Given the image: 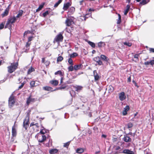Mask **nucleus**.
<instances>
[{
	"label": "nucleus",
	"mask_w": 154,
	"mask_h": 154,
	"mask_svg": "<svg viewBox=\"0 0 154 154\" xmlns=\"http://www.w3.org/2000/svg\"><path fill=\"white\" fill-rule=\"evenodd\" d=\"M125 45H126L129 47H131L132 45V43L129 42H124L123 43Z\"/></svg>",
	"instance_id": "37"
},
{
	"label": "nucleus",
	"mask_w": 154,
	"mask_h": 154,
	"mask_svg": "<svg viewBox=\"0 0 154 154\" xmlns=\"http://www.w3.org/2000/svg\"><path fill=\"white\" fill-rule=\"evenodd\" d=\"M149 0L147 1L146 0H143L140 2V4L141 5H144L147 3L149 2Z\"/></svg>",
	"instance_id": "30"
},
{
	"label": "nucleus",
	"mask_w": 154,
	"mask_h": 154,
	"mask_svg": "<svg viewBox=\"0 0 154 154\" xmlns=\"http://www.w3.org/2000/svg\"><path fill=\"white\" fill-rule=\"evenodd\" d=\"M71 5V4L70 2H67L66 3H65L63 5V9L64 11H66Z\"/></svg>",
	"instance_id": "13"
},
{
	"label": "nucleus",
	"mask_w": 154,
	"mask_h": 154,
	"mask_svg": "<svg viewBox=\"0 0 154 154\" xmlns=\"http://www.w3.org/2000/svg\"><path fill=\"white\" fill-rule=\"evenodd\" d=\"M68 62L71 65H73V61L71 58L69 57L68 60Z\"/></svg>",
	"instance_id": "43"
},
{
	"label": "nucleus",
	"mask_w": 154,
	"mask_h": 154,
	"mask_svg": "<svg viewBox=\"0 0 154 154\" xmlns=\"http://www.w3.org/2000/svg\"><path fill=\"white\" fill-rule=\"evenodd\" d=\"M144 64L146 65H148L150 64V63H149V61H147L145 62Z\"/></svg>",
	"instance_id": "58"
},
{
	"label": "nucleus",
	"mask_w": 154,
	"mask_h": 154,
	"mask_svg": "<svg viewBox=\"0 0 154 154\" xmlns=\"http://www.w3.org/2000/svg\"><path fill=\"white\" fill-rule=\"evenodd\" d=\"M25 83L24 82H23L22 83H21V85L18 88V90H20V89H21L23 86L25 84Z\"/></svg>",
	"instance_id": "47"
},
{
	"label": "nucleus",
	"mask_w": 154,
	"mask_h": 154,
	"mask_svg": "<svg viewBox=\"0 0 154 154\" xmlns=\"http://www.w3.org/2000/svg\"><path fill=\"white\" fill-rule=\"evenodd\" d=\"M18 62L15 63H11V65L8 67V72L9 73H12L17 68Z\"/></svg>",
	"instance_id": "2"
},
{
	"label": "nucleus",
	"mask_w": 154,
	"mask_h": 154,
	"mask_svg": "<svg viewBox=\"0 0 154 154\" xmlns=\"http://www.w3.org/2000/svg\"><path fill=\"white\" fill-rule=\"evenodd\" d=\"M49 14V12L48 11H46L43 14V15L44 17H45L46 15Z\"/></svg>",
	"instance_id": "48"
},
{
	"label": "nucleus",
	"mask_w": 154,
	"mask_h": 154,
	"mask_svg": "<svg viewBox=\"0 0 154 154\" xmlns=\"http://www.w3.org/2000/svg\"><path fill=\"white\" fill-rule=\"evenodd\" d=\"M45 58H42V63H45Z\"/></svg>",
	"instance_id": "60"
},
{
	"label": "nucleus",
	"mask_w": 154,
	"mask_h": 154,
	"mask_svg": "<svg viewBox=\"0 0 154 154\" xmlns=\"http://www.w3.org/2000/svg\"><path fill=\"white\" fill-rule=\"evenodd\" d=\"M63 60V58L61 56L58 57L57 59V62H61Z\"/></svg>",
	"instance_id": "40"
},
{
	"label": "nucleus",
	"mask_w": 154,
	"mask_h": 154,
	"mask_svg": "<svg viewBox=\"0 0 154 154\" xmlns=\"http://www.w3.org/2000/svg\"><path fill=\"white\" fill-rule=\"evenodd\" d=\"M9 11V9L8 8H6L5 11L3 12V13L2 14V17H4L7 16L8 14Z\"/></svg>",
	"instance_id": "17"
},
{
	"label": "nucleus",
	"mask_w": 154,
	"mask_h": 154,
	"mask_svg": "<svg viewBox=\"0 0 154 154\" xmlns=\"http://www.w3.org/2000/svg\"><path fill=\"white\" fill-rule=\"evenodd\" d=\"M75 8L73 7H71L70 8V11H71V12H74L75 11Z\"/></svg>",
	"instance_id": "51"
},
{
	"label": "nucleus",
	"mask_w": 154,
	"mask_h": 154,
	"mask_svg": "<svg viewBox=\"0 0 154 154\" xmlns=\"http://www.w3.org/2000/svg\"><path fill=\"white\" fill-rule=\"evenodd\" d=\"M52 140L51 139L49 140L48 143L46 144V146L48 147L51 146H52Z\"/></svg>",
	"instance_id": "27"
},
{
	"label": "nucleus",
	"mask_w": 154,
	"mask_h": 154,
	"mask_svg": "<svg viewBox=\"0 0 154 154\" xmlns=\"http://www.w3.org/2000/svg\"><path fill=\"white\" fill-rule=\"evenodd\" d=\"M32 38L33 37L32 36L29 37L28 38V42H30L32 40Z\"/></svg>",
	"instance_id": "57"
},
{
	"label": "nucleus",
	"mask_w": 154,
	"mask_h": 154,
	"mask_svg": "<svg viewBox=\"0 0 154 154\" xmlns=\"http://www.w3.org/2000/svg\"><path fill=\"white\" fill-rule=\"evenodd\" d=\"M63 32H60L54 38V42H62L63 39Z\"/></svg>",
	"instance_id": "3"
},
{
	"label": "nucleus",
	"mask_w": 154,
	"mask_h": 154,
	"mask_svg": "<svg viewBox=\"0 0 154 154\" xmlns=\"http://www.w3.org/2000/svg\"><path fill=\"white\" fill-rule=\"evenodd\" d=\"M82 87L80 86H77L75 87V91H78L82 89Z\"/></svg>",
	"instance_id": "46"
},
{
	"label": "nucleus",
	"mask_w": 154,
	"mask_h": 154,
	"mask_svg": "<svg viewBox=\"0 0 154 154\" xmlns=\"http://www.w3.org/2000/svg\"><path fill=\"white\" fill-rule=\"evenodd\" d=\"M29 118L28 116L26 117L23 122V127L26 130L29 126Z\"/></svg>",
	"instance_id": "6"
},
{
	"label": "nucleus",
	"mask_w": 154,
	"mask_h": 154,
	"mask_svg": "<svg viewBox=\"0 0 154 154\" xmlns=\"http://www.w3.org/2000/svg\"><path fill=\"white\" fill-rule=\"evenodd\" d=\"M43 89L44 90L47 91H52V88L48 86H46L45 87H43Z\"/></svg>",
	"instance_id": "22"
},
{
	"label": "nucleus",
	"mask_w": 154,
	"mask_h": 154,
	"mask_svg": "<svg viewBox=\"0 0 154 154\" xmlns=\"http://www.w3.org/2000/svg\"><path fill=\"white\" fill-rule=\"evenodd\" d=\"M46 132H47V131L45 128H43V129H41L40 131V133L41 134H44Z\"/></svg>",
	"instance_id": "38"
},
{
	"label": "nucleus",
	"mask_w": 154,
	"mask_h": 154,
	"mask_svg": "<svg viewBox=\"0 0 154 154\" xmlns=\"http://www.w3.org/2000/svg\"><path fill=\"white\" fill-rule=\"evenodd\" d=\"M118 19H119L117 21V24H120V23L121 22V16L119 14H118Z\"/></svg>",
	"instance_id": "45"
},
{
	"label": "nucleus",
	"mask_w": 154,
	"mask_h": 154,
	"mask_svg": "<svg viewBox=\"0 0 154 154\" xmlns=\"http://www.w3.org/2000/svg\"><path fill=\"white\" fill-rule=\"evenodd\" d=\"M127 127L128 128H131L133 126V124L131 122H129L127 124Z\"/></svg>",
	"instance_id": "44"
},
{
	"label": "nucleus",
	"mask_w": 154,
	"mask_h": 154,
	"mask_svg": "<svg viewBox=\"0 0 154 154\" xmlns=\"http://www.w3.org/2000/svg\"><path fill=\"white\" fill-rule=\"evenodd\" d=\"M35 100V98H31V96H30L27 99V105H29L30 103L34 102Z\"/></svg>",
	"instance_id": "12"
},
{
	"label": "nucleus",
	"mask_w": 154,
	"mask_h": 154,
	"mask_svg": "<svg viewBox=\"0 0 154 154\" xmlns=\"http://www.w3.org/2000/svg\"><path fill=\"white\" fill-rule=\"evenodd\" d=\"M66 86H64L63 85H62L59 88V89L60 90L64 89L66 87Z\"/></svg>",
	"instance_id": "49"
},
{
	"label": "nucleus",
	"mask_w": 154,
	"mask_h": 154,
	"mask_svg": "<svg viewBox=\"0 0 154 154\" xmlns=\"http://www.w3.org/2000/svg\"><path fill=\"white\" fill-rule=\"evenodd\" d=\"M63 77H62L60 79V84L63 83Z\"/></svg>",
	"instance_id": "61"
},
{
	"label": "nucleus",
	"mask_w": 154,
	"mask_h": 154,
	"mask_svg": "<svg viewBox=\"0 0 154 154\" xmlns=\"http://www.w3.org/2000/svg\"><path fill=\"white\" fill-rule=\"evenodd\" d=\"M131 77L130 76L128 79V82H131Z\"/></svg>",
	"instance_id": "63"
},
{
	"label": "nucleus",
	"mask_w": 154,
	"mask_h": 154,
	"mask_svg": "<svg viewBox=\"0 0 154 154\" xmlns=\"http://www.w3.org/2000/svg\"><path fill=\"white\" fill-rule=\"evenodd\" d=\"M83 65L81 64L75 65L74 66V69L75 70H78L82 68Z\"/></svg>",
	"instance_id": "16"
},
{
	"label": "nucleus",
	"mask_w": 154,
	"mask_h": 154,
	"mask_svg": "<svg viewBox=\"0 0 154 154\" xmlns=\"http://www.w3.org/2000/svg\"><path fill=\"white\" fill-rule=\"evenodd\" d=\"M17 20L16 17L15 16L11 17L8 19L5 28H8L9 29H11L12 24L14 23Z\"/></svg>",
	"instance_id": "1"
},
{
	"label": "nucleus",
	"mask_w": 154,
	"mask_h": 154,
	"mask_svg": "<svg viewBox=\"0 0 154 154\" xmlns=\"http://www.w3.org/2000/svg\"><path fill=\"white\" fill-rule=\"evenodd\" d=\"M55 75H57V74H59L60 76H63V73L61 71H58L57 72H55L54 73Z\"/></svg>",
	"instance_id": "35"
},
{
	"label": "nucleus",
	"mask_w": 154,
	"mask_h": 154,
	"mask_svg": "<svg viewBox=\"0 0 154 154\" xmlns=\"http://www.w3.org/2000/svg\"><path fill=\"white\" fill-rule=\"evenodd\" d=\"M46 136L43 135H39L37 137L38 141L39 143H42L44 142L46 140Z\"/></svg>",
	"instance_id": "7"
},
{
	"label": "nucleus",
	"mask_w": 154,
	"mask_h": 154,
	"mask_svg": "<svg viewBox=\"0 0 154 154\" xmlns=\"http://www.w3.org/2000/svg\"><path fill=\"white\" fill-rule=\"evenodd\" d=\"M12 136L13 137H16L17 135V131L15 128V127L14 125L12 128Z\"/></svg>",
	"instance_id": "14"
},
{
	"label": "nucleus",
	"mask_w": 154,
	"mask_h": 154,
	"mask_svg": "<svg viewBox=\"0 0 154 154\" xmlns=\"http://www.w3.org/2000/svg\"><path fill=\"white\" fill-rule=\"evenodd\" d=\"M89 44L92 47L94 48L95 47V44L92 42L91 41H88V42Z\"/></svg>",
	"instance_id": "42"
},
{
	"label": "nucleus",
	"mask_w": 154,
	"mask_h": 154,
	"mask_svg": "<svg viewBox=\"0 0 154 154\" xmlns=\"http://www.w3.org/2000/svg\"><path fill=\"white\" fill-rule=\"evenodd\" d=\"M30 85L31 88L35 86H36V85H35V82L34 81H32L30 83Z\"/></svg>",
	"instance_id": "31"
},
{
	"label": "nucleus",
	"mask_w": 154,
	"mask_h": 154,
	"mask_svg": "<svg viewBox=\"0 0 154 154\" xmlns=\"http://www.w3.org/2000/svg\"><path fill=\"white\" fill-rule=\"evenodd\" d=\"M100 57L99 56H97L93 58V60L96 62L97 64L99 65H101L103 64L102 62L100 60Z\"/></svg>",
	"instance_id": "8"
},
{
	"label": "nucleus",
	"mask_w": 154,
	"mask_h": 154,
	"mask_svg": "<svg viewBox=\"0 0 154 154\" xmlns=\"http://www.w3.org/2000/svg\"><path fill=\"white\" fill-rule=\"evenodd\" d=\"M105 44L104 42H100L98 43V46L99 48L104 47L105 45Z\"/></svg>",
	"instance_id": "24"
},
{
	"label": "nucleus",
	"mask_w": 154,
	"mask_h": 154,
	"mask_svg": "<svg viewBox=\"0 0 154 154\" xmlns=\"http://www.w3.org/2000/svg\"><path fill=\"white\" fill-rule=\"evenodd\" d=\"M72 65H71L68 67V69L69 71H72L74 70V68Z\"/></svg>",
	"instance_id": "34"
},
{
	"label": "nucleus",
	"mask_w": 154,
	"mask_h": 154,
	"mask_svg": "<svg viewBox=\"0 0 154 154\" xmlns=\"http://www.w3.org/2000/svg\"><path fill=\"white\" fill-rule=\"evenodd\" d=\"M108 88L109 93L112 92L114 90V88L111 85H109L108 86Z\"/></svg>",
	"instance_id": "26"
},
{
	"label": "nucleus",
	"mask_w": 154,
	"mask_h": 154,
	"mask_svg": "<svg viewBox=\"0 0 154 154\" xmlns=\"http://www.w3.org/2000/svg\"><path fill=\"white\" fill-rule=\"evenodd\" d=\"M23 11L22 10L20 11L18 14H17V16L15 17L16 18H19L21 17L23 14Z\"/></svg>",
	"instance_id": "28"
},
{
	"label": "nucleus",
	"mask_w": 154,
	"mask_h": 154,
	"mask_svg": "<svg viewBox=\"0 0 154 154\" xmlns=\"http://www.w3.org/2000/svg\"><path fill=\"white\" fill-rule=\"evenodd\" d=\"M149 63H150V64L152 65L154 64V60H151L150 61H149Z\"/></svg>",
	"instance_id": "54"
},
{
	"label": "nucleus",
	"mask_w": 154,
	"mask_h": 154,
	"mask_svg": "<svg viewBox=\"0 0 154 154\" xmlns=\"http://www.w3.org/2000/svg\"><path fill=\"white\" fill-rule=\"evenodd\" d=\"M93 74L94 77V81L96 82L98 81L100 79V77L98 74L96 70L94 71Z\"/></svg>",
	"instance_id": "11"
},
{
	"label": "nucleus",
	"mask_w": 154,
	"mask_h": 154,
	"mask_svg": "<svg viewBox=\"0 0 154 154\" xmlns=\"http://www.w3.org/2000/svg\"><path fill=\"white\" fill-rule=\"evenodd\" d=\"M15 103V100L13 96L11 95L9 98L8 104L10 107H13Z\"/></svg>",
	"instance_id": "5"
},
{
	"label": "nucleus",
	"mask_w": 154,
	"mask_h": 154,
	"mask_svg": "<svg viewBox=\"0 0 154 154\" xmlns=\"http://www.w3.org/2000/svg\"><path fill=\"white\" fill-rule=\"evenodd\" d=\"M70 141H68L66 143L64 144L63 146L65 147L68 148L69 146V145Z\"/></svg>",
	"instance_id": "39"
},
{
	"label": "nucleus",
	"mask_w": 154,
	"mask_h": 154,
	"mask_svg": "<svg viewBox=\"0 0 154 154\" xmlns=\"http://www.w3.org/2000/svg\"><path fill=\"white\" fill-rule=\"evenodd\" d=\"M44 63L45 64L46 66H48L50 63V62L48 61H46Z\"/></svg>",
	"instance_id": "52"
},
{
	"label": "nucleus",
	"mask_w": 154,
	"mask_h": 154,
	"mask_svg": "<svg viewBox=\"0 0 154 154\" xmlns=\"http://www.w3.org/2000/svg\"><path fill=\"white\" fill-rule=\"evenodd\" d=\"M88 11H94V10L93 9L90 8L89 9Z\"/></svg>",
	"instance_id": "64"
},
{
	"label": "nucleus",
	"mask_w": 154,
	"mask_h": 154,
	"mask_svg": "<svg viewBox=\"0 0 154 154\" xmlns=\"http://www.w3.org/2000/svg\"><path fill=\"white\" fill-rule=\"evenodd\" d=\"M15 137H13V136L11 137L10 140V142L12 143H14L16 142V141H15Z\"/></svg>",
	"instance_id": "36"
},
{
	"label": "nucleus",
	"mask_w": 154,
	"mask_h": 154,
	"mask_svg": "<svg viewBox=\"0 0 154 154\" xmlns=\"http://www.w3.org/2000/svg\"><path fill=\"white\" fill-rule=\"evenodd\" d=\"M74 19V17H72L67 18L65 22L66 26H70L72 24H74V22L73 21Z\"/></svg>",
	"instance_id": "4"
},
{
	"label": "nucleus",
	"mask_w": 154,
	"mask_h": 154,
	"mask_svg": "<svg viewBox=\"0 0 154 154\" xmlns=\"http://www.w3.org/2000/svg\"><path fill=\"white\" fill-rule=\"evenodd\" d=\"M62 0H59L56 3L54 7V8L57 7L62 2Z\"/></svg>",
	"instance_id": "32"
},
{
	"label": "nucleus",
	"mask_w": 154,
	"mask_h": 154,
	"mask_svg": "<svg viewBox=\"0 0 154 154\" xmlns=\"http://www.w3.org/2000/svg\"><path fill=\"white\" fill-rule=\"evenodd\" d=\"M34 70V68H32V67H31L30 68H29L28 70L27 73L28 74H29Z\"/></svg>",
	"instance_id": "41"
},
{
	"label": "nucleus",
	"mask_w": 154,
	"mask_h": 154,
	"mask_svg": "<svg viewBox=\"0 0 154 154\" xmlns=\"http://www.w3.org/2000/svg\"><path fill=\"white\" fill-rule=\"evenodd\" d=\"M35 127H37V128L39 127V124L38 123H35L34 126L33 127V128H35Z\"/></svg>",
	"instance_id": "53"
},
{
	"label": "nucleus",
	"mask_w": 154,
	"mask_h": 154,
	"mask_svg": "<svg viewBox=\"0 0 154 154\" xmlns=\"http://www.w3.org/2000/svg\"><path fill=\"white\" fill-rule=\"evenodd\" d=\"M30 44H31V43H29L28 42H27V43H26V48H28V47H29V46H30Z\"/></svg>",
	"instance_id": "59"
},
{
	"label": "nucleus",
	"mask_w": 154,
	"mask_h": 154,
	"mask_svg": "<svg viewBox=\"0 0 154 154\" xmlns=\"http://www.w3.org/2000/svg\"><path fill=\"white\" fill-rule=\"evenodd\" d=\"M149 51H150V52H153L154 53V48H149Z\"/></svg>",
	"instance_id": "55"
},
{
	"label": "nucleus",
	"mask_w": 154,
	"mask_h": 154,
	"mask_svg": "<svg viewBox=\"0 0 154 154\" xmlns=\"http://www.w3.org/2000/svg\"><path fill=\"white\" fill-rule=\"evenodd\" d=\"M140 54H135L134 56V58H137L138 59V57H139Z\"/></svg>",
	"instance_id": "56"
},
{
	"label": "nucleus",
	"mask_w": 154,
	"mask_h": 154,
	"mask_svg": "<svg viewBox=\"0 0 154 154\" xmlns=\"http://www.w3.org/2000/svg\"><path fill=\"white\" fill-rule=\"evenodd\" d=\"M129 109V107L128 106H126L124 108V110L122 112V114L123 115H126L127 113V112L128 111Z\"/></svg>",
	"instance_id": "15"
},
{
	"label": "nucleus",
	"mask_w": 154,
	"mask_h": 154,
	"mask_svg": "<svg viewBox=\"0 0 154 154\" xmlns=\"http://www.w3.org/2000/svg\"><path fill=\"white\" fill-rule=\"evenodd\" d=\"M119 97L121 101H122L125 99L126 97L124 92H122L119 94Z\"/></svg>",
	"instance_id": "9"
},
{
	"label": "nucleus",
	"mask_w": 154,
	"mask_h": 154,
	"mask_svg": "<svg viewBox=\"0 0 154 154\" xmlns=\"http://www.w3.org/2000/svg\"><path fill=\"white\" fill-rule=\"evenodd\" d=\"M123 153L126 154H134V152L129 149H124L123 150Z\"/></svg>",
	"instance_id": "18"
},
{
	"label": "nucleus",
	"mask_w": 154,
	"mask_h": 154,
	"mask_svg": "<svg viewBox=\"0 0 154 154\" xmlns=\"http://www.w3.org/2000/svg\"><path fill=\"white\" fill-rule=\"evenodd\" d=\"M35 123H34V122H32L30 124V127H31V126H34L35 125Z\"/></svg>",
	"instance_id": "62"
},
{
	"label": "nucleus",
	"mask_w": 154,
	"mask_h": 154,
	"mask_svg": "<svg viewBox=\"0 0 154 154\" xmlns=\"http://www.w3.org/2000/svg\"><path fill=\"white\" fill-rule=\"evenodd\" d=\"M5 23H2L0 24V29H2L3 28Z\"/></svg>",
	"instance_id": "50"
},
{
	"label": "nucleus",
	"mask_w": 154,
	"mask_h": 154,
	"mask_svg": "<svg viewBox=\"0 0 154 154\" xmlns=\"http://www.w3.org/2000/svg\"><path fill=\"white\" fill-rule=\"evenodd\" d=\"M84 151L83 149L82 148H78L76 150V152L78 153H81L83 152Z\"/></svg>",
	"instance_id": "25"
},
{
	"label": "nucleus",
	"mask_w": 154,
	"mask_h": 154,
	"mask_svg": "<svg viewBox=\"0 0 154 154\" xmlns=\"http://www.w3.org/2000/svg\"><path fill=\"white\" fill-rule=\"evenodd\" d=\"M69 55L70 56V57L72 58L77 56L78 55V54L77 53L74 52L72 54H69Z\"/></svg>",
	"instance_id": "29"
},
{
	"label": "nucleus",
	"mask_w": 154,
	"mask_h": 154,
	"mask_svg": "<svg viewBox=\"0 0 154 154\" xmlns=\"http://www.w3.org/2000/svg\"><path fill=\"white\" fill-rule=\"evenodd\" d=\"M58 151V150L55 149H51L49 150V153L50 154H55Z\"/></svg>",
	"instance_id": "19"
},
{
	"label": "nucleus",
	"mask_w": 154,
	"mask_h": 154,
	"mask_svg": "<svg viewBox=\"0 0 154 154\" xmlns=\"http://www.w3.org/2000/svg\"><path fill=\"white\" fill-rule=\"evenodd\" d=\"M50 83L54 86H57L58 85V82L56 80H53L50 81Z\"/></svg>",
	"instance_id": "21"
},
{
	"label": "nucleus",
	"mask_w": 154,
	"mask_h": 154,
	"mask_svg": "<svg viewBox=\"0 0 154 154\" xmlns=\"http://www.w3.org/2000/svg\"><path fill=\"white\" fill-rule=\"evenodd\" d=\"M100 57L103 60L106 61L107 62L109 60V58L107 57L103 54H101L100 55Z\"/></svg>",
	"instance_id": "20"
},
{
	"label": "nucleus",
	"mask_w": 154,
	"mask_h": 154,
	"mask_svg": "<svg viewBox=\"0 0 154 154\" xmlns=\"http://www.w3.org/2000/svg\"><path fill=\"white\" fill-rule=\"evenodd\" d=\"M123 140L126 143L130 142L131 141V139L127 134L125 135L123 138Z\"/></svg>",
	"instance_id": "10"
},
{
	"label": "nucleus",
	"mask_w": 154,
	"mask_h": 154,
	"mask_svg": "<svg viewBox=\"0 0 154 154\" xmlns=\"http://www.w3.org/2000/svg\"><path fill=\"white\" fill-rule=\"evenodd\" d=\"M44 5V4L43 3L42 4L40 5L38 8L36 10V11L37 12L41 10L42 9Z\"/></svg>",
	"instance_id": "33"
},
{
	"label": "nucleus",
	"mask_w": 154,
	"mask_h": 154,
	"mask_svg": "<svg viewBox=\"0 0 154 154\" xmlns=\"http://www.w3.org/2000/svg\"><path fill=\"white\" fill-rule=\"evenodd\" d=\"M126 7V9L124 11V14L125 15H126L128 12L130 7V6L129 5H127Z\"/></svg>",
	"instance_id": "23"
}]
</instances>
